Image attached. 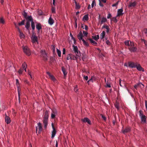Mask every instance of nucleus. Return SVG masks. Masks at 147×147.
<instances>
[{"mask_svg":"<svg viewBox=\"0 0 147 147\" xmlns=\"http://www.w3.org/2000/svg\"><path fill=\"white\" fill-rule=\"evenodd\" d=\"M107 21V18L105 17L102 18L99 21L98 24L102 25L103 23L106 22Z\"/></svg>","mask_w":147,"mask_h":147,"instance_id":"nucleus-16","label":"nucleus"},{"mask_svg":"<svg viewBox=\"0 0 147 147\" xmlns=\"http://www.w3.org/2000/svg\"><path fill=\"white\" fill-rule=\"evenodd\" d=\"M129 49L131 52H134L136 51L137 48L134 46L131 47H129Z\"/></svg>","mask_w":147,"mask_h":147,"instance_id":"nucleus-20","label":"nucleus"},{"mask_svg":"<svg viewBox=\"0 0 147 147\" xmlns=\"http://www.w3.org/2000/svg\"><path fill=\"white\" fill-rule=\"evenodd\" d=\"M136 67L137 69L139 71H144L143 69L141 67L140 65L138 63H137Z\"/></svg>","mask_w":147,"mask_h":147,"instance_id":"nucleus-19","label":"nucleus"},{"mask_svg":"<svg viewBox=\"0 0 147 147\" xmlns=\"http://www.w3.org/2000/svg\"><path fill=\"white\" fill-rule=\"evenodd\" d=\"M37 126L36 127V133H38V134H40L42 130V124L39 122L37 123Z\"/></svg>","mask_w":147,"mask_h":147,"instance_id":"nucleus-4","label":"nucleus"},{"mask_svg":"<svg viewBox=\"0 0 147 147\" xmlns=\"http://www.w3.org/2000/svg\"><path fill=\"white\" fill-rule=\"evenodd\" d=\"M105 28L107 30L106 32L107 33H108L109 32L110 28L108 25H104L102 28Z\"/></svg>","mask_w":147,"mask_h":147,"instance_id":"nucleus-25","label":"nucleus"},{"mask_svg":"<svg viewBox=\"0 0 147 147\" xmlns=\"http://www.w3.org/2000/svg\"><path fill=\"white\" fill-rule=\"evenodd\" d=\"M139 116L140 117L142 123H146V117L143 115V112L142 111L140 110L139 111Z\"/></svg>","mask_w":147,"mask_h":147,"instance_id":"nucleus-2","label":"nucleus"},{"mask_svg":"<svg viewBox=\"0 0 147 147\" xmlns=\"http://www.w3.org/2000/svg\"><path fill=\"white\" fill-rule=\"evenodd\" d=\"M5 23V21L2 18H0V24H4Z\"/></svg>","mask_w":147,"mask_h":147,"instance_id":"nucleus-36","label":"nucleus"},{"mask_svg":"<svg viewBox=\"0 0 147 147\" xmlns=\"http://www.w3.org/2000/svg\"><path fill=\"white\" fill-rule=\"evenodd\" d=\"M105 35V31H103L100 34V39H102L104 37Z\"/></svg>","mask_w":147,"mask_h":147,"instance_id":"nucleus-31","label":"nucleus"},{"mask_svg":"<svg viewBox=\"0 0 147 147\" xmlns=\"http://www.w3.org/2000/svg\"><path fill=\"white\" fill-rule=\"evenodd\" d=\"M99 36L98 35L92 36V38L96 41H97L99 38Z\"/></svg>","mask_w":147,"mask_h":147,"instance_id":"nucleus-34","label":"nucleus"},{"mask_svg":"<svg viewBox=\"0 0 147 147\" xmlns=\"http://www.w3.org/2000/svg\"><path fill=\"white\" fill-rule=\"evenodd\" d=\"M115 107L117 109L119 110V103L116 102L114 104Z\"/></svg>","mask_w":147,"mask_h":147,"instance_id":"nucleus-32","label":"nucleus"},{"mask_svg":"<svg viewBox=\"0 0 147 147\" xmlns=\"http://www.w3.org/2000/svg\"><path fill=\"white\" fill-rule=\"evenodd\" d=\"M90 41L91 43L93 45H97V43L96 41H94L91 38H89L88 39Z\"/></svg>","mask_w":147,"mask_h":147,"instance_id":"nucleus-28","label":"nucleus"},{"mask_svg":"<svg viewBox=\"0 0 147 147\" xmlns=\"http://www.w3.org/2000/svg\"><path fill=\"white\" fill-rule=\"evenodd\" d=\"M74 90L75 92H77L78 91V89L77 87V86H76V87L74 88Z\"/></svg>","mask_w":147,"mask_h":147,"instance_id":"nucleus-58","label":"nucleus"},{"mask_svg":"<svg viewBox=\"0 0 147 147\" xmlns=\"http://www.w3.org/2000/svg\"><path fill=\"white\" fill-rule=\"evenodd\" d=\"M48 23L50 25H52L54 23V20L51 17V16L49 18L48 20Z\"/></svg>","mask_w":147,"mask_h":147,"instance_id":"nucleus-24","label":"nucleus"},{"mask_svg":"<svg viewBox=\"0 0 147 147\" xmlns=\"http://www.w3.org/2000/svg\"><path fill=\"white\" fill-rule=\"evenodd\" d=\"M82 121L84 123H87L88 124L91 125V122L90 120L87 117H85L82 119Z\"/></svg>","mask_w":147,"mask_h":147,"instance_id":"nucleus-9","label":"nucleus"},{"mask_svg":"<svg viewBox=\"0 0 147 147\" xmlns=\"http://www.w3.org/2000/svg\"><path fill=\"white\" fill-rule=\"evenodd\" d=\"M130 41H131L130 40H126L124 42V43L126 45L129 47V45Z\"/></svg>","mask_w":147,"mask_h":147,"instance_id":"nucleus-35","label":"nucleus"},{"mask_svg":"<svg viewBox=\"0 0 147 147\" xmlns=\"http://www.w3.org/2000/svg\"><path fill=\"white\" fill-rule=\"evenodd\" d=\"M116 16L115 17H114L111 19V21H113L115 23H117L118 22V20L117 19Z\"/></svg>","mask_w":147,"mask_h":147,"instance_id":"nucleus-33","label":"nucleus"},{"mask_svg":"<svg viewBox=\"0 0 147 147\" xmlns=\"http://www.w3.org/2000/svg\"><path fill=\"white\" fill-rule=\"evenodd\" d=\"M23 71V70L20 69L19 70L18 73L20 74H22Z\"/></svg>","mask_w":147,"mask_h":147,"instance_id":"nucleus-51","label":"nucleus"},{"mask_svg":"<svg viewBox=\"0 0 147 147\" xmlns=\"http://www.w3.org/2000/svg\"><path fill=\"white\" fill-rule=\"evenodd\" d=\"M72 47L73 48V50L74 53H75L76 55H77L78 56H81V54L79 51L78 50V48L76 46H75L74 45H73Z\"/></svg>","mask_w":147,"mask_h":147,"instance_id":"nucleus-6","label":"nucleus"},{"mask_svg":"<svg viewBox=\"0 0 147 147\" xmlns=\"http://www.w3.org/2000/svg\"><path fill=\"white\" fill-rule=\"evenodd\" d=\"M76 5V8L79 9H80V6L79 5V4H77Z\"/></svg>","mask_w":147,"mask_h":147,"instance_id":"nucleus-60","label":"nucleus"},{"mask_svg":"<svg viewBox=\"0 0 147 147\" xmlns=\"http://www.w3.org/2000/svg\"><path fill=\"white\" fill-rule=\"evenodd\" d=\"M82 41H83V44L84 45L87 46H89V44L87 42H86V41L84 40V39L82 40Z\"/></svg>","mask_w":147,"mask_h":147,"instance_id":"nucleus-38","label":"nucleus"},{"mask_svg":"<svg viewBox=\"0 0 147 147\" xmlns=\"http://www.w3.org/2000/svg\"><path fill=\"white\" fill-rule=\"evenodd\" d=\"M83 33L85 36H87L88 33L87 32L84 31H83Z\"/></svg>","mask_w":147,"mask_h":147,"instance_id":"nucleus-53","label":"nucleus"},{"mask_svg":"<svg viewBox=\"0 0 147 147\" xmlns=\"http://www.w3.org/2000/svg\"><path fill=\"white\" fill-rule=\"evenodd\" d=\"M37 37L34 34H33L31 37V39L32 42L33 43H34L36 42H38Z\"/></svg>","mask_w":147,"mask_h":147,"instance_id":"nucleus-10","label":"nucleus"},{"mask_svg":"<svg viewBox=\"0 0 147 147\" xmlns=\"http://www.w3.org/2000/svg\"><path fill=\"white\" fill-rule=\"evenodd\" d=\"M27 22L25 25V27L27 29H28L30 26V22L29 20H27Z\"/></svg>","mask_w":147,"mask_h":147,"instance_id":"nucleus-29","label":"nucleus"},{"mask_svg":"<svg viewBox=\"0 0 147 147\" xmlns=\"http://www.w3.org/2000/svg\"><path fill=\"white\" fill-rule=\"evenodd\" d=\"M57 51L58 56L59 57H61V51L60 50L58 49H57Z\"/></svg>","mask_w":147,"mask_h":147,"instance_id":"nucleus-37","label":"nucleus"},{"mask_svg":"<svg viewBox=\"0 0 147 147\" xmlns=\"http://www.w3.org/2000/svg\"><path fill=\"white\" fill-rule=\"evenodd\" d=\"M14 24L15 25V26L17 28H18V31L20 33V38H24V34H23L21 32L20 30V29L17 26L16 24L15 23H14Z\"/></svg>","mask_w":147,"mask_h":147,"instance_id":"nucleus-14","label":"nucleus"},{"mask_svg":"<svg viewBox=\"0 0 147 147\" xmlns=\"http://www.w3.org/2000/svg\"><path fill=\"white\" fill-rule=\"evenodd\" d=\"M119 1H118L116 3L112 5V6L113 7H116L117 6L118 4Z\"/></svg>","mask_w":147,"mask_h":147,"instance_id":"nucleus-55","label":"nucleus"},{"mask_svg":"<svg viewBox=\"0 0 147 147\" xmlns=\"http://www.w3.org/2000/svg\"><path fill=\"white\" fill-rule=\"evenodd\" d=\"M51 47H52L53 49V52H55V47L54 45H51Z\"/></svg>","mask_w":147,"mask_h":147,"instance_id":"nucleus-57","label":"nucleus"},{"mask_svg":"<svg viewBox=\"0 0 147 147\" xmlns=\"http://www.w3.org/2000/svg\"><path fill=\"white\" fill-rule=\"evenodd\" d=\"M76 56H75V55H73L71 54V59L75 60L77 59H79L80 60H81V58L80 56H78L77 55H76Z\"/></svg>","mask_w":147,"mask_h":147,"instance_id":"nucleus-13","label":"nucleus"},{"mask_svg":"<svg viewBox=\"0 0 147 147\" xmlns=\"http://www.w3.org/2000/svg\"><path fill=\"white\" fill-rule=\"evenodd\" d=\"M52 12L53 13H55V7H52Z\"/></svg>","mask_w":147,"mask_h":147,"instance_id":"nucleus-48","label":"nucleus"},{"mask_svg":"<svg viewBox=\"0 0 147 147\" xmlns=\"http://www.w3.org/2000/svg\"><path fill=\"white\" fill-rule=\"evenodd\" d=\"M40 53H41V57H43V60L45 61L47 60V56L45 51L41 50Z\"/></svg>","mask_w":147,"mask_h":147,"instance_id":"nucleus-5","label":"nucleus"},{"mask_svg":"<svg viewBox=\"0 0 147 147\" xmlns=\"http://www.w3.org/2000/svg\"><path fill=\"white\" fill-rule=\"evenodd\" d=\"M22 48L24 53L28 56H29L31 54L29 48L26 46H23Z\"/></svg>","mask_w":147,"mask_h":147,"instance_id":"nucleus-3","label":"nucleus"},{"mask_svg":"<svg viewBox=\"0 0 147 147\" xmlns=\"http://www.w3.org/2000/svg\"><path fill=\"white\" fill-rule=\"evenodd\" d=\"M112 16L111 14L110 13H109L107 16V18L109 19Z\"/></svg>","mask_w":147,"mask_h":147,"instance_id":"nucleus-56","label":"nucleus"},{"mask_svg":"<svg viewBox=\"0 0 147 147\" xmlns=\"http://www.w3.org/2000/svg\"><path fill=\"white\" fill-rule=\"evenodd\" d=\"M137 4V2L136 1H134L133 2H130L129 3L128 5V7H134L136 6Z\"/></svg>","mask_w":147,"mask_h":147,"instance_id":"nucleus-17","label":"nucleus"},{"mask_svg":"<svg viewBox=\"0 0 147 147\" xmlns=\"http://www.w3.org/2000/svg\"><path fill=\"white\" fill-rule=\"evenodd\" d=\"M24 82L26 83V84H28V85H29V82L27 80H24Z\"/></svg>","mask_w":147,"mask_h":147,"instance_id":"nucleus-63","label":"nucleus"},{"mask_svg":"<svg viewBox=\"0 0 147 147\" xmlns=\"http://www.w3.org/2000/svg\"><path fill=\"white\" fill-rule=\"evenodd\" d=\"M106 43L108 45H110L111 44L109 40H107L106 42Z\"/></svg>","mask_w":147,"mask_h":147,"instance_id":"nucleus-61","label":"nucleus"},{"mask_svg":"<svg viewBox=\"0 0 147 147\" xmlns=\"http://www.w3.org/2000/svg\"><path fill=\"white\" fill-rule=\"evenodd\" d=\"M71 54H69L67 56V60H69L70 59H71Z\"/></svg>","mask_w":147,"mask_h":147,"instance_id":"nucleus-40","label":"nucleus"},{"mask_svg":"<svg viewBox=\"0 0 147 147\" xmlns=\"http://www.w3.org/2000/svg\"><path fill=\"white\" fill-rule=\"evenodd\" d=\"M62 70L63 73V75L64 76H65L67 74V71L65 68L63 67H62Z\"/></svg>","mask_w":147,"mask_h":147,"instance_id":"nucleus-26","label":"nucleus"},{"mask_svg":"<svg viewBox=\"0 0 147 147\" xmlns=\"http://www.w3.org/2000/svg\"><path fill=\"white\" fill-rule=\"evenodd\" d=\"M25 20H23L21 22L18 23L19 26H21L22 25H24V24Z\"/></svg>","mask_w":147,"mask_h":147,"instance_id":"nucleus-42","label":"nucleus"},{"mask_svg":"<svg viewBox=\"0 0 147 147\" xmlns=\"http://www.w3.org/2000/svg\"><path fill=\"white\" fill-rule=\"evenodd\" d=\"M82 28H83V29H84L86 30H87L88 29V27L87 26L85 25H82Z\"/></svg>","mask_w":147,"mask_h":147,"instance_id":"nucleus-43","label":"nucleus"},{"mask_svg":"<svg viewBox=\"0 0 147 147\" xmlns=\"http://www.w3.org/2000/svg\"><path fill=\"white\" fill-rule=\"evenodd\" d=\"M16 84L17 86H20V84H19V80H18V79H16Z\"/></svg>","mask_w":147,"mask_h":147,"instance_id":"nucleus-47","label":"nucleus"},{"mask_svg":"<svg viewBox=\"0 0 147 147\" xmlns=\"http://www.w3.org/2000/svg\"><path fill=\"white\" fill-rule=\"evenodd\" d=\"M94 5H95V1L94 0L92 1L91 4L92 7H93L94 6Z\"/></svg>","mask_w":147,"mask_h":147,"instance_id":"nucleus-46","label":"nucleus"},{"mask_svg":"<svg viewBox=\"0 0 147 147\" xmlns=\"http://www.w3.org/2000/svg\"><path fill=\"white\" fill-rule=\"evenodd\" d=\"M49 111L47 110L45 112L42 120L44 127L45 129H47L48 125V120L49 117Z\"/></svg>","mask_w":147,"mask_h":147,"instance_id":"nucleus-1","label":"nucleus"},{"mask_svg":"<svg viewBox=\"0 0 147 147\" xmlns=\"http://www.w3.org/2000/svg\"><path fill=\"white\" fill-rule=\"evenodd\" d=\"M50 78L53 81H55L56 80L55 78L53 75Z\"/></svg>","mask_w":147,"mask_h":147,"instance_id":"nucleus-49","label":"nucleus"},{"mask_svg":"<svg viewBox=\"0 0 147 147\" xmlns=\"http://www.w3.org/2000/svg\"><path fill=\"white\" fill-rule=\"evenodd\" d=\"M84 79L86 80H87L88 79V77L87 76H84Z\"/></svg>","mask_w":147,"mask_h":147,"instance_id":"nucleus-64","label":"nucleus"},{"mask_svg":"<svg viewBox=\"0 0 147 147\" xmlns=\"http://www.w3.org/2000/svg\"><path fill=\"white\" fill-rule=\"evenodd\" d=\"M5 122L7 124H9L11 122V120L9 117L7 116L6 114H5Z\"/></svg>","mask_w":147,"mask_h":147,"instance_id":"nucleus-15","label":"nucleus"},{"mask_svg":"<svg viewBox=\"0 0 147 147\" xmlns=\"http://www.w3.org/2000/svg\"><path fill=\"white\" fill-rule=\"evenodd\" d=\"M51 125L52 126V128L53 129V130L52 132V135H51V138L53 139L55 135L56 134V131L54 126L53 123H52Z\"/></svg>","mask_w":147,"mask_h":147,"instance_id":"nucleus-7","label":"nucleus"},{"mask_svg":"<svg viewBox=\"0 0 147 147\" xmlns=\"http://www.w3.org/2000/svg\"><path fill=\"white\" fill-rule=\"evenodd\" d=\"M17 88H18V94L19 98H20V86H17Z\"/></svg>","mask_w":147,"mask_h":147,"instance_id":"nucleus-41","label":"nucleus"},{"mask_svg":"<svg viewBox=\"0 0 147 147\" xmlns=\"http://www.w3.org/2000/svg\"><path fill=\"white\" fill-rule=\"evenodd\" d=\"M138 87H139V86L140 85H142L143 87H144V85L142 84L141 83H139L138 84H136Z\"/></svg>","mask_w":147,"mask_h":147,"instance_id":"nucleus-54","label":"nucleus"},{"mask_svg":"<svg viewBox=\"0 0 147 147\" xmlns=\"http://www.w3.org/2000/svg\"><path fill=\"white\" fill-rule=\"evenodd\" d=\"M123 10L122 9H119L117 11V14L116 17H119L123 15Z\"/></svg>","mask_w":147,"mask_h":147,"instance_id":"nucleus-12","label":"nucleus"},{"mask_svg":"<svg viewBox=\"0 0 147 147\" xmlns=\"http://www.w3.org/2000/svg\"><path fill=\"white\" fill-rule=\"evenodd\" d=\"M28 74L30 76L31 78H32V77L31 72L30 71L28 70Z\"/></svg>","mask_w":147,"mask_h":147,"instance_id":"nucleus-62","label":"nucleus"},{"mask_svg":"<svg viewBox=\"0 0 147 147\" xmlns=\"http://www.w3.org/2000/svg\"><path fill=\"white\" fill-rule=\"evenodd\" d=\"M36 28L39 31L42 29L41 24L40 23H37L36 24Z\"/></svg>","mask_w":147,"mask_h":147,"instance_id":"nucleus-22","label":"nucleus"},{"mask_svg":"<svg viewBox=\"0 0 147 147\" xmlns=\"http://www.w3.org/2000/svg\"><path fill=\"white\" fill-rule=\"evenodd\" d=\"M23 15L26 20H32V16H28L27 13L25 11H24Z\"/></svg>","mask_w":147,"mask_h":147,"instance_id":"nucleus-8","label":"nucleus"},{"mask_svg":"<svg viewBox=\"0 0 147 147\" xmlns=\"http://www.w3.org/2000/svg\"><path fill=\"white\" fill-rule=\"evenodd\" d=\"M88 14L85 15L82 19L84 21H88Z\"/></svg>","mask_w":147,"mask_h":147,"instance_id":"nucleus-27","label":"nucleus"},{"mask_svg":"<svg viewBox=\"0 0 147 147\" xmlns=\"http://www.w3.org/2000/svg\"><path fill=\"white\" fill-rule=\"evenodd\" d=\"M83 36L81 32H80L77 35V37L80 41L81 40H84L82 38Z\"/></svg>","mask_w":147,"mask_h":147,"instance_id":"nucleus-21","label":"nucleus"},{"mask_svg":"<svg viewBox=\"0 0 147 147\" xmlns=\"http://www.w3.org/2000/svg\"><path fill=\"white\" fill-rule=\"evenodd\" d=\"M22 67L23 69H26L27 68V64L25 62L23 63L22 65Z\"/></svg>","mask_w":147,"mask_h":147,"instance_id":"nucleus-39","label":"nucleus"},{"mask_svg":"<svg viewBox=\"0 0 147 147\" xmlns=\"http://www.w3.org/2000/svg\"><path fill=\"white\" fill-rule=\"evenodd\" d=\"M30 21H31V26L32 29L33 30H34L35 29V24L33 22V19L32 18V20H29Z\"/></svg>","mask_w":147,"mask_h":147,"instance_id":"nucleus-30","label":"nucleus"},{"mask_svg":"<svg viewBox=\"0 0 147 147\" xmlns=\"http://www.w3.org/2000/svg\"><path fill=\"white\" fill-rule=\"evenodd\" d=\"M57 114V111L56 109H53L52 110V113L51 114V118L54 119L55 118V116Z\"/></svg>","mask_w":147,"mask_h":147,"instance_id":"nucleus-11","label":"nucleus"},{"mask_svg":"<svg viewBox=\"0 0 147 147\" xmlns=\"http://www.w3.org/2000/svg\"><path fill=\"white\" fill-rule=\"evenodd\" d=\"M131 129L129 127H127L125 128V129L122 130L123 133L124 134H125L130 131Z\"/></svg>","mask_w":147,"mask_h":147,"instance_id":"nucleus-23","label":"nucleus"},{"mask_svg":"<svg viewBox=\"0 0 147 147\" xmlns=\"http://www.w3.org/2000/svg\"><path fill=\"white\" fill-rule=\"evenodd\" d=\"M47 74L49 76V78H50L52 76V75L48 71L46 72Z\"/></svg>","mask_w":147,"mask_h":147,"instance_id":"nucleus-52","label":"nucleus"},{"mask_svg":"<svg viewBox=\"0 0 147 147\" xmlns=\"http://www.w3.org/2000/svg\"><path fill=\"white\" fill-rule=\"evenodd\" d=\"M106 83L107 87H108L109 88H110L111 87V85L110 83L108 82V81Z\"/></svg>","mask_w":147,"mask_h":147,"instance_id":"nucleus-50","label":"nucleus"},{"mask_svg":"<svg viewBox=\"0 0 147 147\" xmlns=\"http://www.w3.org/2000/svg\"><path fill=\"white\" fill-rule=\"evenodd\" d=\"M94 79V76H92L91 78L87 82V83L89 84V82L90 81H92V82H93V80Z\"/></svg>","mask_w":147,"mask_h":147,"instance_id":"nucleus-44","label":"nucleus"},{"mask_svg":"<svg viewBox=\"0 0 147 147\" xmlns=\"http://www.w3.org/2000/svg\"><path fill=\"white\" fill-rule=\"evenodd\" d=\"M129 46L130 47H133L134 46V44L133 42H132L131 41L130 42V43H129Z\"/></svg>","mask_w":147,"mask_h":147,"instance_id":"nucleus-45","label":"nucleus"},{"mask_svg":"<svg viewBox=\"0 0 147 147\" xmlns=\"http://www.w3.org/2000/svg\"><path fill=\"white\" fill-rule=\"evenodd\" d=\"M99 0V5L101 7H103V4L101 3V1L100 0Z\"/></svg>","mask_w":147,"mask_h":147,"instance_id":"nucleus-59","label":"nucleus"},{"mask_svg":"<svg viewBox=\"0 0 147 147\" xmlns=\"http://www.w3.org/2000/svg\"><path fill=\"white\" fill-rule=\"evenodd\" d=\"M138 63H134L132 62H130L129 63V66L131 68L136 67Z\"/></svg>","mask_w":147,"mask_h":147,"instance_id":"nucleus-18","label":"nucleus"}]
</instances>
